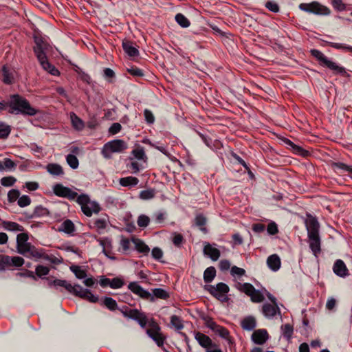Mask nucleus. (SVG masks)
Listing matches in <instances>:
<instances>
[{
  "mask_svg": "<svg viewBox=\"0 0 352 352\" xmlns=\"http://www.w3.org/2000/svg\"><path fill=\"white\" fill-rule=\"evenodd\" d=\"M34 51L42 67L52 75L58 76V70L49 63L46 56V54L52 50L51 45L38 36H34Z\"/></svg>",
  "mask_w": 352,
  "mask_h": 352,
  "instance_id": "1",
  "label": "nucleus"
},
{
  "mask_svg": "<svg viewBox=\"0 0 352 352\" xmlns=\"http://www.w3.org/2000/svg\"><path fill=\"white\" fill-rule=\"evenodd\" d=\"M8 106L10 108V113H11L34 116L37 112L34 108L31 107L30 104L25 98L18 94L10 96Z\"/></svg>",
  "mask_w": 352,
  "mask_h": 352,
  "instance_id": "2",
  "label": "nucleus"
},
{
  "mask_svg": "<svg viewBox=\"0 0 352 352\" xmlns=\"http://www.w3.org/2000/svg\"><path fill=\"white\" fill-rule=\"evenodd\" d=\"M76 201L80 206L83 214L87 217H91L93 214H98L100 211V205L91 201L87 195H79Z\"/></svg>",
  "mask_w": 352,
  "mask_h": 352,
  "instance_id": "3",
  "label": "nucleus"
},
{
  "mask_svg": "<svg viewBox=\"0 0 352 352\" xmlns=\"http://www.w3.org/2000/svg\"><path fill=\"white\" fill-rule=\"evenodd\" d=\"M311 54L318 59L320 63L332 70L335 74H345L346 70L343 67L338 65L336 63L329 60L322 52L318 50H311Z\"/></svg>",
  "mask_w": 352,
  "mask_h": 352,
  "instance_id": "4",
  "label": "nucleus"
},
{
  "mask_svg": "<svg viewBox=\"0 0 352 352\" xmlns=\"http://www.w3.org/2000/svg\"><path fill=\"white\" fill-rule=\"evenodd\" d=\"M120 311L125 318L137 321L142 328L146 327L148 319L144 312L137 309H129L127 307H122Z\"/></svg>",
  "mask_w": 352,
  "mask_h": 352,
  "instance_id": "5",
  "label": "nucleus"
},
{
  "mask_svg": "<svg viewBox=\"0 0 352 352\" xmlns=\"http://www.w3.org/2000/svg\"><path fill=\"white\" fill-rule=\"evenodd\" d=\"M127 148L126 142L122 140H115L104 144L102 153L104 157L109 158L112 153L122 152Z\"/></svg>",
  "mask_w": 352,
  "mask_h": 352,
  "instance_id": "6",
  "label": "nucleus"
},
{
  "mask_svg": "<svg viewBox=\"0 0 352 352\" xmlns=\"http://www.w3.org/2000/svg\"><path fill=\"white\" fill-rule=\"evenodd\" d=\"M299 8L306 12L317 15H329L330 14V10L318 1H312L309 3H300Z\"/></svg>",
  "mask_w": 352,
  "mask_h": 352,
  "instance_id": "7",
  "label": "nucleus"
},
{
  "mask_svg": "<svg viewBox=\"0 0 352 352\" xmlns=\"http://www.w3.org/2000/svg\"><path fill=\"white\" fill-rule=\"evenodd\" d=\"M205 289L221 302L228 300L226 294L229 292V287L223 283H219L215 286L211 285H206Z\"/></svg>",
  "mask_w": 352,
  "mask_h": 352,
  "instance_id": "8",
  "label": "nucleus"
},
{
  "mask_svg": "<svg viewBox=\"0 0 352 352\" xmlns=\"http://www.w3.org/2000/svg\"><path fill=\"white\" fill-rule=\"evenodd\" d=\"M150 326L151 328L146 330L147 334L155 342L158 346H163L165 338L160 332V326L154 321L151 323Z\"/></svg>",
  "mask_w": 352,
  "mask_h": 352,
  "instance_id": "9",
  "label": "nucleus"
},
{
  "mask_svg": "<svg viewBox=\"0 0 352 352\" xmlns=\"http://www.w3.org/2000/svg\"><path fill=\"white\" fill-rule=\"evenodd\" d=\"M128 289L131 290L134 294L138 296L142 299L148 300L151 302L154 301V296L147 290H145L137 282H131L128 285Z\"/></svg>",
  "mask_w": 352,
  "mask_h": 352,
  "instance_id": "10",
  "label": "nucleus"
},
{
  "mask_svg": "<svg viewBox=\"0 0 352 352\" xmlns=\"http://www.w3.org/2000/svg\"><path fill=\"white\" fill-rule=\"evenodd\" d=\"M54 193L60 197H65L73 200L78 197L77 192L73 191L68 187H65L60 184H57L53 187Z\"/></svg>",
  "mask_w": 352,
  "mask_h": 352,
  "instance_id": "11",
  "label": "nucleus"
},
{
  "mask_svg": "<svg viewBox=\"0 0 352 352\" xmlns=\"http://www.w3.org/2000/svg\"><path fill=\"white\" fill-rule=\"evenodd\" d=\"M305 224L307 231V236L319 234L320 224L316 217L307 214Z\"/></svg>",
  "mask_w": 352,
  "mask_h": 352,
  "instance_id": "12",
  "label": "nucleus"
},
{
  "mask_svg": "<svg viewBox=\"0 0 352 352\" xmlns=\"http://www.w3.org/2000/svg\"><path fill=\"white\" fill-rule=\"evenodd\" d=\"M28 234L25 232L20 233L16 236V249L17 252L24 256H27V249L31 243H28Z\"/></svg>",
  "mask_w": 352,
  "mask_h": 352,
  "instance_id": "13",
  "label": "nucleus"
},
{
  "mask_svg": "<svg viewBox=\"0 0 352 352\" xmlns=\"http://www.w3.org/2000/svg\"><path fill=\"white\" fill-rule=\"evenodd\" d=\"M74 295L86 299L91 302H96L98 300V298L94 296L90 290L84 289L79 285H76Z\"/></svg>",
  "mask_w": 352,
  "mask_h": 352,
  "instance_id": "14",
  "label": "nucleus"
},
{
  "mask_svg": "<svg viewBox=\"0 0 352 352\" xmlns=\"http://www.w3.org/2000/svg\"><path fill=\"white\" fill-rule=\"evenodd\" d=\"M2 262L6 265V269L12 266L21 267L24 264V259L20 256H10L2 255Z\"/></svg>",
  "mask_w": 352,
  "mask_h": 352,
  "instance_id": "15",
  "label": "nucleus"
},
{
  "mask_svg": "<svg viewBox=\"0 0 352 352\" xmlns=\"http://www.w3.org/2000/svg\"><path fill=\"white\" fill-rule=\"evenodd\" d=\"M333 271L337 276L342 278H344L349 274L345 263L341 259L336 261L333 267Z\"/></svg>",
  "mask_w": 352,
  "mask_h": 352,
  "instance_id": "16",
  "label": "nucleus"
},
{
  "mask_svg": "<svg viewBox=\"0 0 352 352\" xmlns=\"http://www.w3.org/2000/svg\"><path fill=\"white\" fill-rule=\"evenodd\" d=\"M195 338L204 348L209 349L210 347L216 346V344L212 342V340L208 336L201 332H196L195 334Z\"/></svg>",
  "mask_w": 352,
  "mask_h": 352,
  "instance_id": "17",
  "label": "nucleus"
},
{
  "mask_svg": "<svg viewBox=\"0 0 352 352\" xmlns=\"http://www.w3.org/2000/svg\"><path fill=\"white\" fill-rule=\"evenodd\" d=\"M309 248L313 254L317 256L321 252L320 237L319 234L308 236Z\"/></svg>",
  "mask_w": 352,
  "mask_h": 352,
  "instance_id": "18",
  "label": "nucleus"
},
{
  "mask_svg": "<svg viewBox=\"0 0 352 352\" xmlns=\"http://www.w3.org/2000/svg\"><path fill=\"white\" fill-rule=\"evenodd\" d=\"M0 225L2 228L9 232H23L24 228L20 224L10 221H5L0 219Z\"/></svg>",
  "mask_w": 352,
  "mask_h": 352,
  "instance_id": "19",
  "label": "nucleus"
},
{
  "mask_svg": "<svg viewBox=\"0 0 352 352\" xmlns=\"http://www.w3.org/2000/svg\"><path fill=\"white\" fill-rule=\"evenodd\" d=\"M204 254L210 257L214 261H217L221 255L220 251L209 243H205L204 247Z\"/></svg>",
  "mask_w": 352,
  "mask_h": 352,
  "instance_id": "20",
  "label": "nucleus"
},
{
  "mask_svg": "<svg viewBox=\"0 0 352 352\" xmlns=\"http://www.w3.org/2000/svg\"><path fill=\"white\" fill-rule=\"evenodd\" d=\"M263 315L268 318H273L277 314H280V311L277 305L265 303L262 307Z\"/></svg>",
  "mask_w": 352,
  "mask_h": 352,
  "instance_id": "21",
  "label": "nucleus"
},
{
  "mask_svg": "<svg viewBox=\"0 0 352 352\" xmlns=\"http://www.w3.org/2000/svg\"><path fill=\"white\" fill-rule=\"evenodd\" d=\"M50 286L64 287L68 292L74 294L76 290V285H72L65 280L55 279L49 283Z\"/></svg>",
  "mask_w": 352,
  "mask_h": 352,
  "instance_id": "22",
  "label": "nucleus"
},
{
  "mask_svg": "<svg viewBox=\"0 0 352 352\" xmlns=\"http://www.w3.org/2000/svg\"><path fill=\"white\" fill-rule=\"evenodd\" d=\"M268 338V334L265 329L256 330L252 335L253 342L257 344H264Z\"/></svg>",
  "mask_w": 352,
  "mask_h": 352,
  "instance_id": "23",
  "label": "nucleus"
},
{
  "mask_svg": "<svg viewBox=\"0 0 352 352\" xmlns=\"http://www.w3.org/2000/svg\"><path fill=\"white\" fill-rule=\"evenodd\" d=\"M28 257H34L37 259L43 258V259H49L48 255L45 254L43 249H37L34 245H30V247L27 249V256Z\"/></svg>",
  "mask_w": 352,
  "mask_h": 352,
  "instance_id": "24",
  "label": "nucleus"
},
{
  "mask_svg": "<svg viewBox=\"0 0 352 352\" xmlns=\"http://www.w3.org/2000/svg\"><path fill=\"white\" fill-rule=\"evenodd\" d=\"M1 78L2 81L8 85L14 82V72L7 66L4 65L1 69Z\"/></svg>",
  "mask_w": 352,
  "mask_h": 352,
  "instance_id": "25",
  "label": "nucleus"
},
{
  "mask_svg": "<svg viewBox=\"0 0 352 352\" xmlns=\"http://www.w3.org/2000/svg\"><path fill=\"white\" fill-rule=\"evenodd\" d=\"M267 265L272 271H278L281 265L280 257L276 254L270 255L267 259Z\"/></svg>",
  "mask_w": 352,
  "mask_h": 352,
  "instance_id": "26",
  "label": "nucleus"
},
{
  "mask_svg": "<svg viewBox=\"0 0 352 352\" xmlns=\"http://www.w3.org/2000/svg\"><path fill=\"white\" fill-rule=\"evenodd\" d=\"M122 47L124 51L129 56H137L139 55L138 50L133 46L132 42L124 40L122 42Z\"/></svg>",
  "mask_w": 352,
  "mask_h": 352,
  "instance_id": "27",
  "label": "nucleus"
},
{
  "mask_svg": "<svg viewBox=\"0 0 352 352\" xmlns=\"http://www.w3.org/2000/svg\"><path fill=\"white\" fill-rule=\"evenodd\" d=\"M241 324L243 329L252 331L256 327V319L253 316H248L241 321Z\"/></svg>",
  "mask_w": 352,
  "mask_h": 352,
  "instance_id": "28",
  "label": "nucleus"
},
{
  "mask_svg": "<svg viewBox=\"0 0 352 352\" xmlns=\"http://www.w3.org/2000/svg\"><path fill=\"white\" fill-rule=\"evenodd\" d=\"M46 169L50 174L54 176H59L64 174L63 168L58 164H49L47 165Z\"/></svg>",
  "mask_w": 352,
  "mask_h": 352,
  "instance_id": "29",
  "label": "nucleus"
},
{
  "mask_svg": "<svg viewBox=\"0 0 352 352\" xmlns=\"http://www.w3.org/2000/svg\"><path fill=\"white\" fill-rule=\"evenodd\" d=\"M139 182V179L137 177L129 176L126 177L120 178L119 180V184L122 186L124 187H131L136 186Z\"/></svg>",
  "mask_w": 352,
  "mask_h": 352,
  "instance_id": "30",
  "label": "nucleus"
},
{
  "mask_svg": "<svg viewBox=\"0 0 352 352\" xmlns=\"http://www.w3.org/2000/svg\"><path fill=\"white\" fill-rule=\"evenodd\" d=\"M132 241L135 244V249L139 252L143 253L144 254H147L149 252L150 248L144 241L138 239H133Z\"/></svg>",
  "mask_w": 352,
  "mask_h": 352,
  "instance_id": "31",
  "label": "nucleus"
},
{
  "mask_svg": "<svg viewBox=\"0 0 352 352\" xmlns=\"http://www.w3.org/2000/svg\"><path fill=\"white\" fill-rule=\"evenodd\" d=\"M212 331L214 333H216L217 334H218L222 338H224L226 340H228L229 342V343H231L230 333L227 329H226L225 327H223L222 326L217 324V327L214 328Z\"/></svg>",
  "mask_w": 352,
  "mask_h": 352,
  "instance_id": "32",
  "label": "nucleus"
},
{
  "mask_svg": "<svg viewBox=\"0 0 352 352\" xmlns=\"http://www.w3.org/2000/svg\"><path fill=\"white\" fill-rule=\"evenodd\" d=\"M216 276V270L214 267H209L206 269L204 273V280L206 283H211Z\"/></svg>",
  "mask_w": 352,
  "mask_h": 352,
  "instance_id": "33",
  "label": "nucleus"
},
{
  "mask_svg": "<svg viewBox=\"0 0 352 352\" xmlns=\"http://www.w3.org/2000/svg\"><path fill=\"white\" fill-rule=\"evenodd\" d=\"M69 269L78 279H83L87 276L86 271L78 265H72Z\"/></svg>",
  "mask_w": 352,
  "mask_h": 352,
  "instance_id": "34",
  "label": "nucleus"
},
{
  "mask_svg": "<svg viewBox=\"0 0 352 352\" xmlns=\"http://www.w3.org/2000/svg\"><path fill=\"white\" fill-rule=\"evenodd\" d=\"M11 132V127L5 122L0 121V139L7 138Z\"/></svg>",
  "mask_w": 352,
  "mask_h": 352,
  "instance_id": "35",
  "label": "nucleus"
},
{
  "mask_svg": "<svg viewBox=\"0 0 352 352\" xmlns=\"http://www.w3.org/2000/svg\"><path fill=\"white\" fill-rule=\"evenodd\" d=\"M152 291H153V295H152V296H154V298H157L165 300V299H167L168 298H169L168 293L164 289L155 288V289H153Z\"/></svg>",
  "mask_w": 352,
  "mask_h": 352,
  "instance_id": "36",
  "label": "nucleus"
},
{
  "mask_svg": "<svg viewBox=\"0 0 352 352\" xmlns=\"http://www.w3.org/2000/svg\"><path fill=\"white\" fill-rule=\"evenodd\" d=\"M175 21L182 28H188L190 24L189 20L181 13L176 14Z\"/></svg>",
  "mask_w": 352,
  "mask_h": 352,
  "instance_id": "37",
  "label": "nucleus"
},
{
  "mask_svg": "<svg viewBox=\"0 0 352 352\" xmlns=\"http://www.w3.org/2000/svg\"><path fill=\"white\" fill-rule=\"evenodd\" d=\"M71 119L73 126L77 130H82L84 128V123L82 120L78 118L76 114L71 115Z\"/></svg>",
  "mask_w": 352,
  "mask_h": 352,
  "instance_id": "38",
  "label": "nucleus"
},
{
  "mask_svg": "<svg viewBox=\"0 0 352 352\" xmlns=\"http://www.w3.org/2000/svg\"><path fill=\"white\" fill-rule=\"evenodd\" d=\"M103 304L111 311H114L118 307L116 301L111 297H105L103 300Z\"/></svg>",
  "mask_w": 352,
  "mask_h": 352,
  "instance_id": "39",
  "label": "nucleus"
},
{
  "mask_svg": "<svg viewBox=\"0 0 352 352\" xmlns=\"http://www.w3.org/2000/svg\"><path fill=\"white\" fill-rule=\"evenodd\" d=\"M62 230L67 234H71L74 231V224L71 220H65L61 225Z\"/></svg>",
  "mask_w": 352,
  "mask_h": 352,
  "instance_id": "40",
  "label": "nucleus"
},
{
  "mask_svg": "<svg viewBox=\"0 0 352 352\" xmlns=\"http://www.w3.org/2000/svg\"><path fill=\"white\" fill-rule=\"evenodd\" d=\"M155 195L154 189H147L140 192V198L144 200L153 199Z\"/></svg>",
  "mask_w": 352,
  "mask_h": 352,
  "instance_id": "41",
  "label": "nucleus"
},
{
  "mask_svg": "<svg viewBox=\"0 0 352 352\" xmlns=\"http://www.w3.org/2000/svg\"><path fill=\"white\" fill-rule=\"evenodd\" d=\"M206 223V219L204 215L199 214L196 217V218H195L196 226L199 227L200 230L204 232H207L206 228L204 227Z\"/></svg>",
  "mask_w": 352,
  "mask_h": 352,
  "instance_id": "42",
  "label": "nucleus"
},
{
  "mask_svg": "<svg viewBox=\"0 0 352 352\" xmlns=\"http://www.w3.org/2000/svg\"><path fill=\"white\" fill-rule=\"evenodd\" d=\"M48 214H49V211L47 208H45L41 206H38L35 208L32 217H40L47 216Z\"/></svg>",
  "mask_w": 352,
  "mask_h": 352,
  "instance_id": "43",
  "label": "nucleus"
},
{
  "mask_svg": "<svg viewBox=\"0 0 352 352\" xmlns=\"http://www.w3.org/2000/svg\"><path fill=\"white\" fill-rule=\"evenodd\" d=\"M281 329L283 336L287 340H289L293 334V327L289 324H285L282 326Z\"/></svg>",
  "mask_w": 352,
  "mask_h": 352,
  "instance_id": "44",
  "label": "nucleus"
},
{
  "mask_svg": "<svg viewBox=\"0 0 352 352\" xmlns=\"http://www.w3.org/2000/svg\"><path fill=\"white\" fill-rule=\"evenodd\" d=\"M49 272L50 268L43 265H39L36 266L35 269L36 275L40 278H43V276L47 275Z\"/></svg>",
  "mask_w": 352,
  "mask_h": 352,
  "instance_id": "45",
  "label": "nucleus"
},
{
  "mask_svg": "<svg viewBox=\"0 0 352 352\" xmlns=\"http://www.w3.org/2000/svg\"><path fill=\"white\" fill-rule=\"evenodd\" d=\"M1 184L6 187L12 186L16 182L15 177L12 176L4 177L1 179Z\"/></svg>",
  "mask_w": 352,
  "mask_h": 352,
  "instance_id": "46",
  "label": "nucleus"
},
{
  "mask_svg": "<svg viewBox=\"0 0 352 352\" xmlns=\"http://www.w3.org/2000/svg\"><path fill=\"white\" fill-rule=\"evenodd\" d=\"M170 323L176 329L181 330L184 328L182 320L176 315H173L170 318Z\"/></svg>",
  "mask_w": 352,
  "mask_h": 352,
  "instance_id": "47",
  "label": "nucleus"
},
{
  "mask_svg": "<svg viewBox=\"0 0 352 352\" xmlns=\"http://www.w3.org/2000/svg\"><path fill=\"white\" fill-rule=\"evenodd\" d=\"M250 296L252 301L254 302H261L264 300V296L262 293L256 289L253 291Z\"/></svg>",
  "mask_w": 352,
  "mask_h": 352,
  "instance_id": "48",
  "label": "nucleus"
},
{
  "mask_svg": "<svg viewBox=\"0 0 352 352\" xmlns=\"http://www.w3.org/2000/svg\"><path fill=\"white\" fill-rule=\"evenodd\" d=\"M67 162L71 168L73 169L77 168L78 166V158L72 154H69L67 156Z\"/></svg>",
  "mask_w": 352,
  "mask_h": 352,
  "instance_id": "49",
  "label": "nucleus"
},
{
  "mask_svg": "<svg viewBox=\"0 0 352 352\" xmlns=\"http://www.w3.org/2000/svg\"><path fill=\"white\" fill-rule=\"evenodd\" d=\"M100 245L102 248L103 251H106L107 249L112 250L111 240L108 238H101L98 239Z\"/></svg>",
  "mask_w": 352,
  "mask_h": 352,
  "instance_id": "50",
  "label": "nucleus"
},
{
  "mask_svg": "<svg viewBox=\"0 0 352 352\" xmlns=\"http://www.w3.org/2000/svg\"><path fill=\"white\" fill-rule=\"evenodd\" d=\"M150 222V219L148 216L142 214L138 219V225L139 227L145 228L146 227Z\"/></svg>",
  "mask_w": 352,
  "mask_h": 352,
  "instance_id": "51",
  "label": "nucleus"
},
{
  "mask_svg": "<svg viewBox=\"0 0 352 352\" xmlns=\"http://www.w3.org/2000/svg\"><path fill=\"white\" fill-rule=\"evenodd\" d=\"M327 43L333 47V48H336V49H338V50H347V51H349V52H352V47L351 46H347V45H345L344 44H342V43H333V42H327Z\"/></svg>",
  "mask_w": 352,
  "mask_h": 352,
  "instance_id": "52",
  "label": "nucleus"
},
{
  "mask_svg": "<svg viewBox=\"0 0 352 352\" xmlns=\"http://www.w3.org/2000/svg\"><path fill=\"white\" fill-rule=\"evenodd\" d=\"M31 199L28 195H23L18 198V205L21 207H25L30 204Z\"/></svg>",
  "mask_w": 352,
  "mask_h": 352,
  "instance_id": "53",
  "label": "nucleus"
},
{
  "mask_svg": "<svg viewBox=\"0 0 352 352\" xmlns=\"http://www.w3.org/2000/svg\"><path fill=\"white\" fill-rule=\"evenodd\" d=\"M20 192L18 190L12 189L8 193V199L10 202L15 201L19 197Z\"/></svg>",
  "mask_w": 352,
  "mask_h": 352,
  "instance_id": "54",
  "label": "nucleus"
},
{
  "mask_svg": "<svg viewBox=\"0 0 352 352\" xmlns=\"http://www.w3.org/2000/svg\"><path fill=\"white\" fill-rule=\"evenodd\" d=\"M124 285V281L119 278H114L111 280L110 287L112 289H119Z\"/></svg>",
  "mask_w": 352,
  "mask_h": 352,
  "instance_id": "55",
  "label": "nucleus"
},
{
  "mask_svg": "<svg viewBox=\"0 0 352 352\" xmlns=\"http://www.w3.org/2000/svg\"><path fill=\"white\" fill-rule=\"evenodd\" d=\"M241 291L246 294L248 296H250L253 291L255 289L254 286L250 283H244L241 285Z\"/></svg>",
  "mask_w": 352,
  "mask_h": 352,
  "instance_id": "56",
  "label": "nucleus"
},
{
  "mask_svg": "<svg viewBox=\"0 0 352 352\" xmlns=\"http://www.w3.org/2000/svg\"><path fill=\"white\" fill-rule=\"evenodd\" d=\"M132 154L138 160H144L145 157V153L142 148H138L133 150Z\"/></svg>",
  "mask_w": 352,
  "mask_h": 352,
  "instance_id": "57",
  "label": "nucleus"
},
{
  "mask_svg": "<svg viewBox=\"0 0 352 352\" xmlns=\"http://www.w3.org/2000/svg\"><path fill=\"white\" fill-rule=\"evenodd\" d=\"M265 7L271 12H278L279 11V6L274 1H267L265 3Z\"/></svg>",
  "mask_w": 352,
  "mask_h": 352,
  "instance_id": "58",
  "label": "nucleus"
},
{
  "mask_svg": "<svg viewBox=\"0 0 352 352\" xmlns=\"http://www.w3.org/2000/svg\"><path fill=\"white\" fill-rule=\"evenodd\" d=\"M144 118H145V120L146 121V122L148 124H153V123H154V122H155V117H154L153 113L150 110L145 109L144 111Z\"/></svg>",
  "mask_w": 352,
  "mask_h": 352,
  "instance_id": "59",
  "label": "nucleus"
},
{
  "mask_svg": "<svg viewBox=\"0 0 352 352\" xmlns=\"http://www.w3.org/2000/svg\"><path fill=\"white\" fill-rule=\"evenodd\" d=\"M127 72L133 76L140 77L144 76L142 71L136 67L128 68Z\"/></svg>",
  "mask_w": 352,
  "mask_h": 352,
  "instance_id": "60",
  "label": "nucleus"
},
{
  "mask_svg": "<svg viewBox=\"0 0 352 352\" xmlns=\"http://www.w3.org/2000/svg\"><path fill=\"white\" fill-rule=\"evenodd\" d=\"M94 225L98 230H104L107 226V221L104 219H98L94 221Z\"/></svg>",
  "mask_w": 352,
  "mask_h": 352,
  "instance_id": "61",
  "label": "nucleus"
},
{
  "mask_svg": "<svg viewBox=\"0 0 352 352\" xmlns=\"http://www.w3.org/2000/svg\"><path fill=\"white\" fill-rule=\"evenodd\" d=\"M121 129H122L121 124L120 123L115 122L111 124V126H110V128L109 129V131L110 133L114 135V134H116L118 132H120Z\"/></svg>",
  "mask_w": 352,
  "mask_h": 352,
  "instance_id": "62",
  "label": "nucleus"
},
{
  "mask_svg": "<svg viewBox=\"0 0 352 352\" xmlns=\"http://www.w3.org/2000/svg\"><path fill=\"white\" fill-rule=\"evenodd\" d=\"M152 256L157 260L160 259L163 256L162 250L159 248H154L151 252Z\"/></svg>",
  "mask_w": 352,
  "mask_h": 352,
  "instance_id": "63",
  "label": "nucleus"
},
{
  "mask_svg": "<svg viewBox=\"0 0 352 352\" xmlns=\"http://www.w3.org/2000/svg\"><path fill=\"white\" fill-rule=\"evenodd\" d=\"M267 230L270 234H275L278 231L277 225L274 222H271L268 224Z\"/></svg>",
  "mask_w": 352,
  "mask_h": 352,
  "instance_id": "64",
  "label": "nucleus"
}]
</instances>
